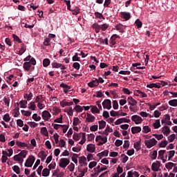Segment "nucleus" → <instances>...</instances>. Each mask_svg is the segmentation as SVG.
Segmentation results:
<instances>
[{
	"instance_id": "obj_1",
	"label": "nucleus",
	"mask_w": 177,
	"mask_h": 177,
	"mask_svg": "<svg viewBox=\"0 0 177 177\" xmlns=\"http://www.w3.org/2000/svg\"><path fill=\"white\" fill-rule=\"evenodd\" d=\"M145 146H147V149H151L153 146H156L157 145L158 141L156 138H151L150 140H146L145 141Z\"/></svg>"
},
{
	"instance_id": "obj_2",
	"label": "nucleus",
	"mask_w": 177,
	"mask_h": 177,
	"mask_svg": "<svg viewBox=\"0 0 177 177\" xmlns=\"http://www.w3.org/2000/svg\"><path fill=\"white\" fill-rule=\"evenodd\" d=\"M70 164V160L66 158H62L59 160V167L61 168H66Z\"/></svg>"
},
{
	"instance_id": "obj_3",
	"label": "nucleus",
	"mask_w": 177,
	"mask_h": 177,
	"mask_svg": "<svg viewBox=\"0 0 177 177\" xmlns=\"http://www.w3.org/2000/svg\"><path fill=\"white\" fill-rule=\"evenodd\" d=\"M131 121H133L136 125H138L143 122V119L138 115H133V116H131Z\"/></svg>"
},
{
	"instance_id": "obj_4",
	"label": "nucleus",
	"mask_w": 177,
	"mask_h": 177,
	"mask_svg": "<svg viewBox=\"0 0 177 177\" xmlns=\"http://www.w3.org/2000/svg\"><path fill=\"white\" fill-rule=\"evenodd\" d=\"M117 38H120V36H118L117 34H114L111 37L109 40V45L111 48H113L114 45H116L117 41L115 39H117Z\"/></svg>"
},
{
	"instance_id": "obj_5",
	"label": "nucleus",
	"mask_w": 177,
	"mask_h": 177,
	"mask_svg": "<svg viewBox=\"0 0 177 177\" xmlns=\"http://www.w3.org/2000/svg\"><path fill=\"white\" fill-rule=\"evenodd\" d=\"M160 167H161V162L158 160H156V162L152 163L151 169L154 172H157L158 171V169H160Z\"/></svg>"
},
{
	"instance_id": "obj_6",
	"label": "nucleus",
	"mask_w": 177,
	"mask_h": 177,
	"mask_svg": "<svg viewBox=\"0 0 177 177\" xmlns=\"http://www.w3.org/2000/svg\"><path fill=\"white\" fill-rule=\"evenodd\" d=\"M41 117L45 121H49V120H50V118L52 117V115H50V113H49V111H44L42 112Z\"/></svg>"
},
{
	"instance_id": "obj_7",
	"label": "nucleus",
	"mask_w": 177,
	"mask_h": 177,
	"mask_svg": "<svg viewBox=\"0 0 177 177\" xmlns=\"http://www.w3.org/2000/svg\"><path fill=\"white\" fill-rule=\"evenodd\" d=\"M102 106L104 109H107V110H110V109H111V100L109 99L104 100L102 102Z\"/></svg>"
},
{
	"instance_id": "obj_8",
	"label": "nucleus",
	"mask_w": 177,
	"mask_h": 177,
	"mask_svg": "<svg viewBox=\"0 0 177 177\" xmlns=\"http://www.w3.org/2000/svg\"><path fill=\"white\" fill-rule=\"evenodd\" d=\"M124 27H127V26H124L122 24H118L115 26V30L119 31L122 34H124V32H125V28H124Z\"/></svg>"
},
{
	"instance_id": "obj_9",
	"label": "nucleus",
	"mask_w": 177,
	"mask_h": 177,
	"mask_svg": "<svg viewBox=\"0 0 177 177\" xmlns=\"http://www.w3.org/2000/svg\"><path fill=\"white\" fill-rule=\"evenodd\" d=\"M51 66L53 68H60L61 70H66V66L57 62H53Z\"/></svg>"
},
{
	"instance_id": "obj_10",
	"label": "nucleus",
	"mask_w": 177,
	"mask_h": 177,
	"mask_svg": "<svg viewBox=\"0 0 177 177\" xmlns=\"http://www.w3.org/2000/svg\"><path fill=\"white\" fill-rule=\"evenodd\" d=\"M120 17H122V19H124V20L127 21V20H129V19H131V13L127 12H121Z\"/></svg>"
},
{
	"instance_id": "obj_11",
	"label": "nucleus",
	"mask_w": 177,
	"mask_h": 177,
	"mask_svg": "<svg viewBox=\"0 0 177 177\" xmlns=\"http://www.w3.org/2000/svg\"><path fill=\"white\" fill-rule=\"evenodd\" d=\"M122 122H127V123H129V122H131V120H130V119H127V118H119V119H118V120L115 122V125H120V124H122Z\"/></svg>"
},
{
	"instance_id": "obj_12",
	"label": "nucleus",
	"mask_w": 177,
	"mask_h": 177,
	"mask_svg": "<svg viewBox=\"0 0 177 177\" xmlns=\"http://www.w3.org/2000/svg\"><path fill=\"white\" fill-rule=\"evenodd\" d=\"M61 107H67L68 106H73L74 104V102H66V100H63L59 103Z\"/></svg>"
},
{
	"instance_id": "obj_13",
	"label": "nucleus",
	"mask_w": 177,
	"mask_h": 177,
	"mask_svg": "<svg viewBox=\"0 0 177 177\" xmlns=\"http://www.w3.org/2000/svg\"><path fill=\"white\" fill-rule=\"evenodd\" d=\"M96 118H95L92 114L87 113V117L86 118V122H94Z\"/></svg>"
},
{
	"instance_id": "obj_14",
	"label": "nucleus",
	"mask_w": 177,
	"mask_h": 177,
	"mask_svg": "<svg viewBox=\"0 0 177 177\" xmlns=\"http://www.w3.org/2000/svg\"><path fill=\"white\" fill-rule=\"evenodd\" d=\"M162 132L163 135H165L166 136H168L169 133H171V129L168 127V126H165L162 128Z\"/></svg>"
},
{
	"instance_id": "obj_15",
	"label": "nucleus",
	"mask_w": 177,
	"mask_h": 177,
	"mask_svg": "<svg viewBox=\"0 0 177 177\" xmlns=\"http://www.w3.org/2000/svg\"><path fill=\"white\" fill-rule=\"evenodd\" d=\"M60 88H64V93H68V90L71 89V86H68L66 84L64 83H62L59 85Z\"/></svg>"
},
{
	"instance_id": "obj_16",
	"label": "nucleus",
	"mask_w": 177,
	"mask_h": 177,
	"mask_svg": "<svg viewBox=\"0 0 177 177\" xmlns=\"http://www.w3.org/2000/svg\"><path fill=\"white\" fill-rule=\"evenodd\" d=\"M31 62H26L23 64L24 70L26 71H30L31 68Z\"/></svg>"
},
{
	"instance_id": "obj_17",
	"label": "nucleus",
	"mask_w": 177,
	"mask_h": 177,
	"mask_svg": "<svg viewBox=\"0 0 177 177\" xmlns=\"http://www.w3.org/2000/svg\"><path fill=\"white\" fill-rule=\"evenodd\" d=\"M127 102L130 106H136L138 104V102L132 97H129Z\"/></svg>"
},
{
	"instance_id": "obj_18",
	"label": "nucleus",
	"mask_w": 177,
	"mask_h": 177,
	"mask_svg": "<svg viewBox=\"0 0 177 177\" xmlns=\"http://www.w3.org/2000/svg\"><path fill=\"white\" fill-rule=\"evenodd\" d=\"M142 131V128L140 127H131V133L135 135L136 133H139Z\"/></svg>"
},
{
	"instance_id": "obj_19",
	"label": "nucleus",
	"mask_w": 177,
	"mask_h": 177,
	"mask_svg": "<svg viewBox=\"0 0 177 177\" xmlns=\"http://www.w3.org/2000/svg\"><path fill=\"white\" fill-rule=\"evenodd\" d=\"M87 151H89V153H95V150H96V147H95V145L92 144H89L86 147Z\"/></svg>"
},
{
	"instance_id": "obj_20",
	"label": "nucleus",
	"mask_w": 177,
	"mask_h": 177,
	"mask_svg": "<svg viewBox=\"0 0 177 177\" xmlns=\"http://www.w3.org/2000/svg\"><path fill=\"white\" fill-rule=\"evenodd\" d=\"M92 27H93V30H95V31L97 34H98V32H100L101 28H100V25H99V24L94 23L93 24Z\"/></svg>"
},
{
	"instance_id": "obj_21",
	"label": "nucleus",
	"mask_w": 177,
	"mask_h": 177,
	"mask_svg": "<svg viewBox=\"0 0 177 177\" xmlns=\"http://www.w3.org/2000/svg\"><path fill=\"white\" fill-rule=\"evenodd\" d=\"M45 100V97L44 95H38L36 97V99L35 100V103H42Z\"/></svg>"
},
{
	"instance_id": "obj_22",
	"label": "nucleus",
	"mask_w": 177,
	"mask_h": 177,
	"mask_svg": "<svg viewBox=\"0 0 177 177\" xmlns=\"http://www.w3.org/2000/svg\"><path fill=\"white\" fill-rule=\"evenodd\" d=\"M38 157H39V158H41V161H45V158H46L47 155H46V153H45L44 151H41L38 153Z\"/></svg>"
},
{
	"instance_id": "obj_23",
	"label": "nucleus",
	"mask_w": 177,
	"mask_h": 177,
	"mask_svg": "<svg viewBox=\"0 0 177 177\" xmlns=\"http://www.w3.org/2000/svg\"><path fill=\"white\" fill-rule=\"evenodd\" d=\"M147 88H150L151 89L153 88H157L158 89H160V88H161V86H160V84L151 83L147 85Z\"/></svg>"
},
{
	"instance_id": "obj_24",
	"label": "nucleus",
	"mask_w": 177,
	"mask_h": 177,
	"mask_svg": "<svg viewBox=\"0 0 177 177\" xmlns=\"http://www.w3.org/2000/svg\"><path fill=\"white\" fill-rule=\"evenodd\" d=\"M27 100H21L19 102V103H17V106H19L20 104V107L21 109H26L27 107Z\"/></svg>"
},
{
	"instance_id": "obj_25",
	"label": "nucleus",
	"mask_w": 177,
	"mask_h": 177,
	"mask_svg": "<svg viewBox=\"0 0 177 177\" xmlns=\"http://www.w3.org/2000/svg\"><path fill=\"white\" fill-rule=\"evenodd\" d=\"M109 156V150H105L97 154V157L102 158V157H107Z\"/></svg>"
},
{
	"instance_id": "obj_26",
	"label": "nucleus",
	"mask_w": 177,
	"mask_h": 177,
	"mask_svg": "<svg viewBox=\"0 0 177 177\" xmlns=\"http://www.w3.org/2000/svg\"><path fill=\"white\" fill-rule=\"evenodd\" d=\"M14 161H18L19 164H23V161H24V160L23 159V158L19 156V154H17L14 156Z\"/></svg>"
},
{
	"instance_id": "obj_27",
	"label": "nucleus",
	"mask_w": 177,
	"mask_h": 177,
	"mask_svg": "<svg viewBox=\"0 0 177 177\" xmlns=\"http://www.w3.org/2000/svg\"><path fill=\"white\" fill-rule=\"evenodd\" d=\"M26 50V46H25V44H21V49L19 50L18 55L21 56V55H23V53H24Z\"/></svg>"
},
{
	"instance_id": "obj_28",
	"label": "nucleus",
	"mask_w": 177,
	"mask_h": 177,
	"mask_svg": "<svg viewBox=\"0 0 177 177\" xmlns=\"http://www.w3.org/2000/svg\"><path fill=\"white\" fill-rule=\"evenodd\" d=\"M32 93H30L29 94L28 93H25L24 95V99H26L27 102H30V100H31V99H32Z\"/></svg>"
},
{
	"instance_id": "obj_29",
	"label": "nucleus",
	"mask_w": 177,
	"mask_h": 177,
	"mask_svg": "<svg viewBox=\"0 0 177 177\" xmlns=\"http://www.w3.org/2000/svg\"><path fill=\"white\" fill-rule=\"evenodd\" d=\"M99 129H104L106 128V122L104 120H100L98 122Z\"/></svg>"
},
{
	"instance_id": "obj_30",
	"label": "nucleus",
	"mask_w": 177,
	"mask_h": 177,
	"mask_svg": "<svg viewBox=\"0 0 177 177\" xmlns=\"http://www.w3.org/2000/svg\"><path fill=\"white\" fill-rule=\"evenodd\" d=\"M75 111L77 113H82L84 111V107L80 105H76L74 108Z\"/></svg>"
},
{
	"instance_id": "obj_31",
	"label": "nucleus",
	"mask_w": 177,
	"mask_h": 177,
	"mask_svg": "<svg viewBox=\"0 0 177 177\" xmlns=\"http://www.w3.org/2000/svg\"><path fill=\"white\" fill-rule=\"evenodd\" d=\"M50 173V169H48V168H45L43 169L42 171V176H49V174Z\"/></svg>"
},
{
	"instance_id": "obj_32",
	"label": "nucleus",
	"mask_w": 177,
	"mask_h": 177,
	"mask_svg": "<svg viewBox=\"0 0 177 177\" xmlns=\"http://www.w3.org/2000/svg\"><path fill=\"white\" fill-rule=\"evenodd\" d=\"M175 165H176V164H175L172 162H169L165 164V167H166L167 169H172V167H175Z\"/></svg>"
},
{
	"instance_id": "obj_33",
	"label": "nucleus",
	"mask_w": 177,
	"mask_h": 177,
	"mask_svg": "<svg viewBox=\"0 0 177 177\" xmlns=\"http://www.w3.org/2000/svg\"><path fill=\"white\" fill-rule=\"evenodd\" d=\"M91 113L99 114L100 113V111H99V109H97V106H91Z\"/></svg>"
},
{
	"instance_id": "obj_34",
	"label": "nucleus",
	"mask_w": 177,
	"mask_h": 177,
	"mask_svg": "<svg viewBox=\"0 0 177 177\" xmlns=\"http://www.w3.org/2000/svg\"><path fill=\"white\" fill-rule=\"evenodd\" d=\"M16 145L18 146V147H28V145L26 144V142H21L20 141H17Z\"/></svg>"
},
{
	"instance_id": "obj_35",
	"label": "nucleus",
	"mask_w": 177,
	"mask_h": 177,
	"mask_svg": "<svg viewBox=\"0 0 177 177\" xmlns=\"http://www.w3.org/2000/svg\"><path fill=\"white\" fill-rule=\"evenodd\" d=\"M41 133L44 135V136H49V133H48V129L46 127H42L40 130Z\"/></svg>"
},
{
	"instance_id": "obj_36",
	"label": "nucleus",
	"mask_w": 177,
	"mask_h": 177,
	"mask_svg": "<svg viewBox=\"0 0 177 177\" xmlns=\"http://www.w3.org/2000/svg\"><path fill=\"white\" fill-rule=\"evenodd\" d=\"M151 131V129L149 127V126H144L142 127V133H149V132Z\"/></svg>"
},
{
	"instance_id": "obj_37",
	"label": "nucleus",
	"mask_w": 177,
	"mask_h": 177,
	"mask_svg": "<svg viewBox=\"0 0 177 177\" xmlns=\"http://www.w3.org/2000/svg\"><path fill=\"white\" fill-rule=\"evenodd\" d=\"M166 150H160L158 151V160H162L164 158V153L166 152Z\"/></svg>"
},
{
	"instance_id": "obj_38",
	"label": "nucleus",
	"mask_w": 177,
	"mask_h": 177,
	"mask_svg": "<svg viewBox=\"0 0 177 177\" xmlns=\"http://www.w3.org/2000/svg\"><path fill=\"white\" fill-rule=\"evenodd\" d=\"M49 64H50V59H49L48 58H45L43 60V66H44V67H48V66H49Z\"/></svg>"
},
{
	"instance_id": "obj_39",
	"label": "nucleus",
	"mask_w": 177,
	"mask_h": 177,
	"mask_svg": "<svg viewBox=\"0 0 177 177\" xmlns=\"http://www.w3.org/2000/svg\"><path fill=\"white\" fill-rule=\"evenodd\" d=\"M137 93L136 96H140L141 97H147V94L145 93L142 92L140 90H136Z\"/></svg>"
},
{
	"instance_id": "obj_40",
	"label": "nucleus",
	"mask_w": 177,
	"mask_h": 177,
	"mask_svg": "<svg viewBox=\"0 0 177 177\" xmlns=\"http://www.w3.org/2000/svg\"><path fill=\"white\" fill-rule=\"evenodd\" d=\"M135 24L138 28H142V26H143V24L141 22L140 19H139L136 20Z\"/></svg>"
},
{
	"instance_id": "obj_41",
	"label": "nucleus",
	"mask_w": 177,
	"mask_h": 177,
	"mask_svg": "<svg viewBox=\"0 0 177 177\" xmlns=\"http://www.w3.org/2000/svg\"><path fill=\"white\" fill-rule=\"evenodd\" d=\"M169 106H172L173 107L177 106V100H171L169 101Z\"/></svg>"
},
{
	"instance_id": "obj_42",
	"label": "nucleus",
	"mask_w": 177,
	"mask_h": 177,
	"mask_svg": "<svg viewBox=\"0 0 177 177\" xmlns=\"http://www.w3.org/2000/svg\"><path fill=\"white\" fill-rule=\"evenodd\" d=\"M160 127H161V124L160 123V120H156L153 123V128H155V129H158Z\"/></svg>"
},
{
	"instance_id": "obj_43",
	"label": "nucleus",
	"mask_w": 177,
	"mask_h": 177,
	"mask_svg": "<svg viewBox=\"0 0 177 177\" xmlns=\"http://www.w3.org/2000/svg\"><path fill=\"white\" fill-rule=\"evenodd\" d=\"M3 100L6 106H7V107H9V104L10 103V98L9 97H4Z\"/></svg>"
},
{
	"instance_id": "obj_44",
	"label": "nucleus",
	"mask_w": 177,
	"mask_h": 177,
	"mask_svg": "<svg viewBox=\"0 0 177 177\" xmlns=\"http://www.w3.org/2000/svg\"><path fill=\"white\" fill-rule=\"evenodd\" d=\"M21 113L23 114V115H25V117H30V115H31V111H30L21 110Z\"/></svg>"
},
{
	"instance_id": "obj_45",
	"label": "nucleus",
	"mask_w": 177,
	"mask_h": 177,
	"mask_svg": "<svg viewBox=\"0 0 177 177\" xmlns=\"http://www.w3.org/2000/svg\"><path fill=\"white\" fill-rule=\"evenodd\" d=\"M12 38L14 39V41H15V42H18L19 44H21V39H20V37H19V36L13 34L12 35Z\"/></svg>"
},
{
	"instance_id": "obj_46",
	"label": "nucleus",
	"mask_w": 177,
	"mask_h": 177,
	"mask_svg": "<svg viewBox=\"0 0 177 177\" xmlns=\"http://www.w3.org/2000/svg\"><path fill=\"white\" fill-rule=\"evenodd\" d=\"M18 155L21 157V158H26L27 156V151L22 150Z\"/></svg>"
},
{
	"instance_id": "obj_47",
	"label": "nucleus",
	"mask_w": 177,
	"mask_h": 177,
	"mask_svg": "<svg viewBox=\"0 0 177 177\" xmlns=\"http://www.w3.org/2000/svg\"><path fill=\"white\" fill-rule=\"evenodd\" d=\"M35 107H37V106L35 105V102H31L30 104H29V106H28V109L29 110H35Z\"/></svg>"
},
{
	"instance_id": "obj_48",
	"label": "nucleus",
	"mask_w": 177,
	"mask_h": 177,
	"mask_svg": "<svg viewBox=\"0 0 177 177\" xmlns=\"http://www.w3.org/2000/svg\"><path fill=\"white\" fill-rule=\"evenodd\" d=\"M150 157L151 160H156L157 158V151H153L150 153Z\"/></svg>"
},
{
	"instance_id": "obj_49",
	"label": "nucleus",
	"mask_w": 177,
	"mask_h": 177,
	"mask_svg": "<svg viewBox=\"0 0 177 177\" xmlns=\"http://www.w3.org/2000/svg\"><path fill=\"white\" fill-rule=\"evenodd\" d=\"M133 147H134V149H136V150L139 151V150H140V149H141V147H140V142H135L133 144Z\"/></svg>"
},
{
	"instance_id": "obj_50",
	"label": "nucleus",
	"mask_w": 177,
	"mask_h": 177,
	"mask_svg": "<svg viewBox=\"0 0 177 177\" xmlns=\"http://www.w3.org/2000/svg\"><path fill=\"white\" fill-rule=\"evenodd\" d=\"M72 161H73V162H75V164H77V162H78V160L77 158H78V154L77 153H73V156H72Z\"/></svg>"
},
{
	"instance_id": "obj_51",
	"label": "nucleus",
	"mask_w": 177,
	"mask_h": 177,
	"mask_svg": "<svg viewBox=\"0 0 177 177\" xmlns=\"http://www.w3.org/2000/svg\"><path fill=\"white\" fill-rule=\"evenodd\" d=\"M54 122H57L58 124H63V115H61L59 118H56Z\"/></svg>"
},
{
	"instance_id": "obj_52",
	"label": "nucleus",
	"mask_w": 177,
	"mask_h": 177,
	"mask_svg": "<svg viewBox=\"0 0 177 177\" xmlns=\"http://www.w3.org/2000/svg\"><path fill=\"white\" fill-rule=\"evenodd\" d=\"M73 139L74 140L78 141V140H80V139H81V135H79L77 133H74V134L73 136Z\"/></svg>"
},
{
	"instance_id": "obj_53",
	"label": "nucleus",
	"mask_w": 177,
	"mask_h": 177,
	"mask_svg": "<svg viewBox=\"0 0 177 177\" xmlns=\"http://www.w3.org/2000/svg\"><path fill=\"white\" fill-rule=\"evenodd\" d=\"M50 39L49 37H46L44 39V45L45 46H49V45H50Z\"/></svg>"
},
{
	"instance_id": "obj_54",
	"label": "nucleus",
	"mask_w": 177,
	"mask_h": 177,
	"mask_svg": "<svg viewBox=\"0 0 177 177\" xmlns=\"http://www.w3.org/2000/svg\"><path fill=\"white\" fill-rule=\"evenodd\" d=\"M12 170L14 171V172H16L17 175L20 174V167H19V166L17 165H15L14 167H12Z\"/></svg>"
},
{
	"instance_id": "obj_55",
	"label": "nucleus",
	"mask_w": 177,
	"mask_h": 177,
	"mask_svg": "<svg viewBox=\"0 0 177 177\" xmlns=\"http://www.w3.org/2000/svg\"><path fill=\"white\" fill-rule=\"evenodd\" d=\"M80 118H73V125L74 127H77V125H78V124H80Z\"/></svg>"
},
{
	"instance_id": "obj_56",
	"label": "nucleus",
	"mask_w": 177,
	"mask_h": 177,
	"mask_svg": "<svg viewBox=\"0 0 177 177\" xmlns=\"http://www.w3.org/2000/svg\"><path fill=\"white\" fill-rule=\"evenodd\" d=\"M95 16L97 19H103L104 20V17H103V14H102V13H100L99 12H95Z\"/></svg>"
},
{
	"instance_id": "obj_57",
	"label": "nucleus",
	"mask_w": 177,
	"mask_h": 177,
	"mask_svg": "<svg viewBox=\"0 0 177 177\" xmlns=\"http://www.w3.org/2000/svg\"><path fill=\"white\" fill-rule=\"evenodd\" d=\"M169 153L168 161L171 160V158L175 156V151H169L167 152Z\"/></svg>"
},
{
	"instance_id": "obj_58",
	"label": "nucleus",
	"mask_w": 177,
	"mask_h": 177,
	"mask_svg": "<svg viewBox=\"0 0 177 177\" xmlns=\"http://www.w3.org/2000/svg\"><path fill=\"white\" fill-rule=\"evenodd\" d=\"M84 162H86V158L85 156H81L79 158V163L82 165Z\"/></svg>"
},
{
	"instance_id": "obj_59",
	"label": "nucleus",
	"mask_w": 177,
	"mask_h": 177,
	"mask_svg": "<svg viewBox=\"0 0 177 177\" xmlns=\"http://www.w3.org/2000/svg\"><path fill=\"white\" fill-rule=\"evenodd\" d=\"M123 149H125V150H128V149H129V140L124 141Z\"/></svg>"
},
{
	"instance_id": "obj_60",
	"label": "nucleus",
	"mask_w": 177,
	"mask_h": 177,
	"mask_svg": "<svg viewBox=\"0 0 177 177\" xmlns=\"http://www.w3.org/2000/svg\"><path fill=\"white\" fill-rule=\"evenodd\" d=\"M100 28L102 31H106L107 28H109V24H103L102 25H100Z\"/></svg>"
},
{
	"instance_id": "obj_61",
	"label": "nucleus",
	"mask_w": 177,
	"mask_h": 177,
	"mask_svg": "<svg viewBox=\"0 0 177 177\" xmlns=\"http://www.w3.org/2000/svg\"><path fill=\"white\" fill-rule=\"evenodd\" d=\"M3 120L6 122H9V121H10V116L9 115V114H6L3 115Z\"/></svg>"
},
{
	"instance_id": "obj_62",
	"label": "nucleus",
	"mask_w": 177,
	"mask_h": 177,
	"mask_svg": "<svg viewBox=\"0 0 177 177\" xmlns=\"http://www.w3.org/2000/svg\"><path fill=\"white\" fill-rule=\"evenodd\" d=\"M25 167H27L28 168H30L31 167H32L29 158H28V159L26 160V161L25 162Z\"/></svg>"
},
{
	"instance_id": "obj_63",
	"label": "nucleus",
	"mask_w": 177,
	"mask_h": 177,
	"mask_svg": "<svg viewBox=\"0 0 177 177\" xmlns=\"http://www.w3.org/2000/svg\"><path fill=\"white\" fill-rule=\"evenodd\" d=\"M167 145H168V141H167V140H162V141L160 143L159 146H160V147H167Z\"/></svg>"
},
{
	"instance_id": "obj_64",
	"label": "nucleus",
	"mask_w": 177,
	"mask_h": 177,
	"mask_svg": "<svg viewBox=\"0 0 177 177\" xmlns=\"http://www.w3.org/2000/svg\"><path fill=\"white\" fill-rule=\"evenodd\" d=\"M121 145H122V140H116L115 142V146H116V147H120Z\"/></svg>"
}]
</instances>
